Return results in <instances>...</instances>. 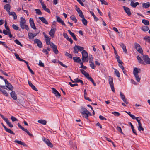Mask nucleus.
<instances>
[{
  "label": "nucleus",
  "mask_w": 150,
  "mask_h": 150,
  "mask_svg": "<svg viewBox=\"0 0 150 150\" xmlns=\"http://www.w3.org/2000/svg\"><path fill=\"white\" fill-rule=\"evenodd\" d=\"M82 21L83 23L85 26H86L87 25L88 22L87 20L84 18V17L82 18Z\"/></svg>",
  "instance_id": "36"
},
{
  "label": "nucleus",
  "mask_w": 150,
  "mask_h": 150,
  "mask_svg": "<svg viewBox=\"0 0 150 150\" xmlns=\"http://www.w3.org/2000/svg\"><path fill=\"white\" fill-rule=\"evenodd\" d=\"M10 95L11 98L14 100H16L17 99V94L14 91H12L10 93Z\"/></svg>",
  "instance_id": "15"
},
{
  "label": "nucleus",
  "mask_w": 150,
  "mask_h": 150,
  "mask_svg": "<svg viewBox=\"0 0 150 150\" xmlns=\"http://www.w3.org/2000/svg\"><path fill=\"white\" fill-rule=\"evenodd\" d=\"M38 122L43 125H45L46 124V121L44 120H40L38 121Z\"/></svg>",
  "instance_id": "34"
},
{
  "label": "nucleus",
  "mask_w": 150,
  "mask_h": 150,
  "mask_svg": "<svg viewBox=\"0 0 150 150\" xmlns=\"http://www.w3.org/2000/svg\"><path fill=\"white\" fill-rule=\"evenodd\" d=\"M3 34L5 35H8V33H9V32L7 30H4L3 31V32H2Z\"/></svg>",
  "instance_id": "62"
},
{
  "label": "nucleus",
  "mask_w": 150,
  "mask_h": 150,
  "mask_svg": "<svg viewBox=\"0 0 150 150\" xmlns=\"http://www.w3.org/2000/svg\"><path fill=\"white\" fill-rule=\"evenodd\" d=\"M81 112L83 116L87 119L88 118V115H91V114L90 112L89 114H88V113H83V112Z\"/></svg>",
  "instance_id": "21"
},
{
  "label": "nucleus",
  "mask_w": 150,
  "mask_h": 150,
  "mask_svg": "<svg viewBox=\"0 0 150 150\" xmlns=\"http://www.w3.org/2000/svg\"><path fill=\"white\" fill-rule=\"evenodd\" d=\"M144 39L150 43V37L146 36L144 37Z\"/></svg>",
  "instance_id": "45"
},
{
  "label": "nucleus",
  "mask_w": 150,
  "mask_h": 150,
  "mask_svg": "<svg viewBox=\"0 0 150 150\" xmlns=\"http://www.w3.org/2000/svg\"><path fill=\"white\" fill-rule=\"evenodd\" d=\"M5 130L8 132L11 133L12 134L14 135L15 134L13 131H11V129L6 127L4 129Z\"/></svg>",
  "instance_id": "39"
},
{
  "label": "nucleus",
  "mask_w": 150,
  "mask_h": 150,
  "mask_svg": "<svg viewBox=\"0 0 150 150\" xmlns=\"http://www.w3.org/2000/svg\"><path fill=\"white\" fill-rule=\"evenodd\" d=\"M20 19V25L21 28L22 29L25 28L27 30H29V28L28 26L25 24L26 22L25 18L23 17H21Z\"/></svg>",
  "instance_id": "2"
},
{
  "label": "nucleus",
  "mask_w": 150,
  "mask_h": 150,
  "mask_svg": "<svg viewBox=\"0 0 150 150\" xmlns=\"http://www.w3.org/2000/svg\"><path fill=\"white\" fill-rule=\"evenodd\" d=\"M80 64L81 65V67L80 68H83V69H86L87 68L86 67L84 66L83 64V62H80Z\"/></svg>",
  "instance_id": "53"
},
{
  "label": "nucleus",
  "mask_w": 150,
  "mask_h": 150,
  "mask_svg": "<svg viewBox=\"0 0 150 150\" xmlns=\"http://www.w3.org/2000/svg\"><path fill=\"white\" fill-rule=\"evenodd\" d=\"M116 58L117 59V61L119 63H122V62L121 60L120 59V57L118 55V54L115 55Z\"/></svg>",
  "instance_id": "38"
},
{
  "label": "nucleus",
  "mask_w": 150,
  "mask_h": 150,
  "mask_svg": "<svg viewBox=\"0 0 150 150\" xmlns=\"http://www.w3.org/2000/svg\"><path fill=\"white\" fill-rule=\"evenodd\" d=\"M140 70H141L140 69L135 68L133 71V74L136 78V80L138 82H139L140 80V78L138 75V73H139V71Z\"/></svg>",
  "instance_id": "3"
},
{
  "label": "nucleus",
  "mask_w": 150,
  "mask_h": 150,
  "mask_svg": "<svg viewBox=\"0 0 150 150\" xmlns=\"http://www.w3.org/2000/svg\"><path fill=\"white\" fill-rule=\"evenodd\" d=\"M115 116H118L120 115V114L118 112H112Z\"/></svg>",
  "instance_id": "54"
},
{
  "label": "nucleus",
  "mask_w": 150,
  "mask_h": 150,
  "mask_svg": "<svg viewBox=\"0 0 150 150\" xmlns=\"http://www.w3.org/2000/svg\"><path fill=\"white\" fill-rule=\"evenodd\" d=\"M138 130L139 131H143L144 130V128L142 126V124L138 125Z\"/></svg>",
  "instance_id": "49"
},
{
  "label": "nucleus",
  "mask_w": 150,
  "mask_h": 150,
  "mask_svg": "<svg viewBox=\"0 0 150 150\" xmlns=\"http://www.w3.org/2000/svg\"><path fill=\"white\" fill-rule=\"evenodd\" d=\"M57 30L56 28H54L52 27L50 31L49 32V35L52 38H53L54 36L55 33Z\"/></svg>",
  "instance_id": "8"
},
{
  "label": "nucleus",
  "mask_w": 150,
  "mask_h": 150,
  "mask_svg": "<svg viewBox=\"0 0 150 150\" xmlns=\"http://www.w3.org/2000/svg\"><path fill=\"white\" fill-rule=\"evenodd\" d=\"M73 49L74 50V52L76 54L77 53H78V49L77 48V45H75Z\"/></svg>",
  "instance_id": "44"
},
{
  "label": "nucleus",
  "mask_w": 150,
  "mask_h": 150,
  "mask_svg": "<svg viewBox=\"0 0 150 150\" xmlns=\"http://www.w3.org/2000/svg\"><path fill=\"white\" fill-rule=\"evenodd\" d=\"M50 46L52 48L53 51L55 54H57L59 53L57 46L52 42H51Z\"/></svg>",
  "instance_id": "6"
},
{
  "label": "nucleus",
  "mask_w": 150,
  "mask_h": 150,
  "mask_svg": "<svg viewBox=\"0 0 150 150\" xmlns=\"http://www.w3.org/2000/svg\"><path fill=\"white\" fill-rule=\"evenodd\" d=\"M119 45L123 50V52L125 53H127V51L125 45L123 43H120Z\"/></svg>",
  "instance_id": "16"
},
{
  "label": "nucleus",
  "mask_w": 150,
  "mask_h": 150,
  "mask_svg": "<svg viewBox=\"0 0 150 150\" xmlns=\"http://www.w3.org/2000/svg\"><path fill=\"white\" fill-rule=\"evenodd\" d=\"M56 18L57 22L61 23L62 25L66 26L64 21L61 19V18L58 16H56Z\"/></svg>",
  "instance_id": "13"
},
{
  "label": "nucleus",
  "mask_w": 150,
  "mask_h": 150,
  "mask_svg": "<svg viewBox=\"0 0 150 150\" xmlns=\"http://www.w3.org/2000/svg\"><path fill=\"white\" fill-rule=\"evenodd\" d=\"M11 119L13 122L18 121V119L13 116H11Z\"/></svg>",
  "instance_id": "59"
},
{
  "label": "nucleus",
  "mask_w": 150,
  "mask_h": 150,
  "mask_svg": "<svg viewBox=\"0 0 150 150\" xmlns=\"http://www.w3.org/2000/svg\"><path fill=\"white\" fill-rule=\"evenodd\" d=\"M90 65L91 67L93 69H94L95 68V66L94 65V64L92 62L89 61Z\"/></svg>",
  "instance_id": "46"
},
{
  "label": "nucleus",
  "mask_w": 150,
  "mask_h": 150,
  "mask_svg": "<svg viewBox=\"0 0 150 150\" xmlns=\"http://www.w3.org/2000/svg\"><path fill=\"white\" fill-rule=\"evenodd\" d=\"M123 7L125 12L127 14L128 16H130L131 14V13L130 11V9L128 7H125V6H123Z\"/></svg>",
  "instance_id": "12"
},
{
  "label": "nucleus",
  "mask_w": 150,
  "mask_h": 150,
  "mask_svg": "<svg viewBox=\"0 0 150 150\" xmlns=\"http://www.w3.org/2000/svg\"><path fill=\"white\" fill-rule=\"evenodd\" d=\"M28 35L29 39H33V33H29L28 34Z\"/></svg>",
  "instance_id": "57"
},
{
  "label": "nucleus",
  "mask_w": 150,
  "mask_h": 150,
  "mask_svg": "<svg viewBox=\"0 0 150 150\" xmlns=\"http://www.w3.org/2000/svg\"><path fill=\"white\" fill-rule=\"evenodd\" d=\"M113 69L115 70L114 72L115 75L117 77H120V74L118 71L115 69L113 68Z\"/></svg>",
  "instance_id": "40"
},
{
  "label": "nucleus",
  "mask_w": 150,
  "mask_h": 150,
  "mask_svg": "<svg viewBox=\"0 0 150 150\" xmlns=\"http://www.w3.org/2000/svg\"><path fill=\"white\" fill-rule=\"evenodd\" d=\"M100 1L101 2V4H104L105 5H107L108 4L107 2L105 1V0H100Z\"/></svg>",
  "instance_id": "60"
},
{
  "label": "nucleus",
  "mask_w": 150,
  "mask_h": 150,
  "mask_svg": "<svg viewBox=\"0 0 150 150\" xmlns=\"http://www.w3.org/2000/svg\"><path fill=\"white\" fill-rule=\"evenodd\" d=\"M6 86L9 90L11 91L13 90V86H12L11 84L9 82L6 85Z\"/></svg>",
  "instance_id": "28"
},
{
  "label": "nucleus",
  "mask_w": 150,
  "mask_h": 150,
  "mask_svg": "<svg viewBox=\"0 0 150 150\" xmlns=\"http://www.w3.org/2000/svg\"><path fill=\"white\" fill-rule=\"evenodd\" d=\"M135 119L137 121V122L138 123V125L141 124V122H140V119L139 117H136V118Z\"/></svg>",
  "instance_id": "61"
},
{
  "label": "nucleus",
  "mask_w": 150,
  "mask_h": 150,
  "mask_svg": "<svg viewBox=\"0 0 150 150\" xmlns=\"http://www.w3.org/2000/svg\"><path fill=\"white\" fill-rule=\"evenodd\" d=\"M2 93L4 95L8 97V94L7 93V92L6 90H3V91H2Z\"/></svg>",
  "instance_id": "51"
},
{
  "label": "nucleus",
  "mask_w": 150,
  "mask_h": 150,
  "mask_svg": "<svg viewBox=\"0 0 150 150\" xmlns=\"http://www.w3.org/2000/svg\"><path fill=\"white\" fill-rule=\"evenodd\" d=\"M88 80H89L90 81H91L92 82V83L93 84V85L94 86H96V84L94 82V80L91 77L90 78H89V79H88Z\"/></svg>",
  "instance_id": "55"
},
{
  "label": "nucleus",
  "mask_w": 150,
  "mask_h": 150,
  "mask_svg": "<svg viewBox=\"0 0 150 150\" xmlns=\"http://www.w3.org/2000/svg\"><path fill=\"white\" fill-rule=\"evenodd\" d=\"M134 44L135 49L139 53L143 55V50L139 44L136 42Z\"/></svg>",
  "instance_id": "4"
},
{
  "label": "nucleus",
  "mask_w": 150,
  "mask_h": 150,
  "mask_svg": "<svg viewBox=\"0 0 150 150\" xmlns=\"http://www.w3.org/2000/svg\"><path fill=\"white\" fill-rule=\"evenodd\" d=\"M0 116L10 127L12 128L13 127V125L8 121L7 118H5L4 116L1 113H0Z\"/></svg>",
  "instance_id": "5"
},
{
  "label": "nucleus",
  "mask_w": 150,
  "mask_h": 150,
  "mask_svg": "<svg viewBox=\"0 0 150 150\" xmlns=\"http://www.w3.org/2000/svg\"><path fill=\"white\" fill-rule=\"evenodd\" d=\"M14 142L15 143H17L19 144L23 145V146H27V145L25 143L21 142V141L18 140H15L14 141Z\"/></svg>",
  "instance_id": "20"
},
{
  "label": "nucleus",
  "mask_w": 150,
  "mask_h": 150,
  "mask_svg": "<svg viewBox=\"0 0 150 150\" xmlns=\"http://www.w3.org/2000/svg\"><path fill=\"white\" fill-rule=\"evenodd\" d=\"M108 79L110 85L114 84L113 83V79L112 77L111 76H109L108 77Z\"/></svg>",
  "instance_id": "30"
},
{
  "label": "nucleus",
  "mask_w": 150,
  "mask_h": 150,
  "mask_svg": "<svg viewBox=\"0 0 150 150\" xmlns=\"http://www.w3.org/2000/svg\"><path fill=\"white\" fill-rule=\"evenodd\" d=\"M65 55L66 56L68 57L70 59H72V58L71 54L67 52H65Z\"/></svg>",
  "instance_id": "47"
},
{
  "label": "nucleus",
  "mask_w": 150,
  "mask_h": 150,
  "mask_svg": "<svg viewBox=\"0 0 150 150\" xmlns=\"http://www.w3.org/2000/svg\"><path fill=\"white\" fill-rule=\"evenodd\" d=\"M142 23L146 25H148L149 24V21L146 19H143L142 21Z\"/></svg>",
  "instance_id": "32"
},
{
  "label": "nucleus",
  "mask_w": 150,
  "mask_h": 150,
  "mask_svg": "<svg viewBox=\"0 0 150 150\" xmlns=\"http://www.w3.org/2000/svg\"><path fill=\"white\" fill-rule=\"evenodd\" d=\"M28 84L32 88L33 90L35 91H38V90L37 88L35 87V86L30 81H29V80L28 81Z\"/></svg>",
  "instance_id": "18"
},
{
  "label": "nucleus",
  "mask_w": 150,
  "mask_h": 150,
  "mask_svg": "<svg viewBox=\"0 0 150 150\" xmlns=\"http://www.w3.org/2000/svg\"><path fill=\"white\" fill-rule=\"evenodd\" d=\"M76 11L77 12H78L79 16L81 18H83L84 17V16L83 13L82 12L81 10L79 8H78L76 9Z\"/></svg>",
  "instance_id": "19"
},
{
  "label": "nucleus",
  "mask_w": 150,
  "mask_h": 150,
  "mask_svg": "<svg viewBox=\"0 0 150 150\" xmlns=\"http://www.w3.org/2000/svg\"><path fill=\"white\" fill-rule=\"evenodd\" d=\"M35 11H36V13L38 15H42V13L40 10L39 9H35Z\"/></svg>",
  "instance_id": "42"
},
{
  "label": "nucleus",
  "mask_w": 150,
  "mask_h": 150,
  "mask_svg": "<svg viewBox=\"0 0 150 150\" xmlns=\"http://www.w3.org/2000/svg\"><path fill=\"white\" fill-rule=\"evenodd\" d=\"M150 6V3L149 2L146 3L142 4V7L144 8H147L149 7Z\"/></svg>",
  "instance_id": "31"
},
{
  "label": "nucleus",
  "mask_w": 150,
  "mask_h": 150,
  "mask_svg": "<svg viewBox=\"0 0 150 150\" xmlns=\"http://www.w3.org/2000/svg\"><path fill=\"white\" fill-rule=\"evenodd\" d=\"M82 60L83 62H88V57H84L83 58L82 57Z\"/></svg>",
  "instance_id": "64"
},
{
  "label": "nucleus",
  "mask_w": 150,
  "mask_h": 150,
  "mask_svg": "<svg viewBox=\"0 0 150 150\" xmlns=\"http://www.w3.org/2000/svg\"><path fill=\"white\" fill-rule=\"evenodd\" d=\"M14 55H15L16 57V58L19 61H20V60L22 59H21L20 58L19 55L17 54L16 53H15Z\"/></svg>",
  "instance_id": "58"
},
{
  "label": "nucleus",
  "mask_w": 150,
  "mask_h": 150,
  "mask_svg": "<svg viewBox=\"0 0 150 150\" xmlns=\"http://www.w3.org/2000/svg\"><path fill=\"white\" fill-rule=\"evenodd\" d=\"M12 27L15 30H18L20 31L21 30L16 25L13 24L12 25Z\"/></svg>",
  "instance_id": "43"
},
{
  "label": "nucleus",
  "mask_w": 150,
  "mask_h": 150,
  "mask_svg": "<svg viewBox=\"0 0 150 150\" xmlns=\"http://www.w3.org/2000/svg\"><path fill=\"white\" fill-rule=\"evenodd\" d=\"M18 127L22 130H23V131H24L27 134L29 135L30 136V137H33V135L31 134L26 129H25L19 123H18Z\"/></svg>",
  "instance_id": "7"
},
{
  "label": "nucleus",
  "mask_w": 150,
  "mask_h": 150,
  "mask_svg": "<svg viewBox=\"0 0 150 150\" xmlns=\"http://www.w3.org/2000/svg\"><path fill=\"white\" fill-rule=\"evenodd\" d=\"M82 110L83 111V113H88V114L90 113V112L88 111L87 109L85 108H81Z\"/></svg>",
  "instance_id": "48"
},
{
  "label": "nucleus",
  "mask_w": 150,
  "mask_h": 150,
  "mask_svg": "<svg viewBox=\"0 0 150 150\" xmlns=\"http://www.w3.org/2000/svg\"><path fill=\"white\" fill-rule=\"evenodd\" d=\"M15 42L17 44L20 45L22 47L23 45L21 43V42L17 40L16 39L14 40Z\"/></svg>",
  "instance_id": "52"
},
{
  "label": "nucleus",
  "mask_w": 150,
  "mask_h": 150,
  "mask_svg": "<svg viewBox=\"0 0 150 150\" xmlns=\"http://www.w3.org/2000/svg\"><path fill=\"white\" fill-rule=\"evenodd\" d=\"M116 58L117 59V61L119 63H122V62L121 60L120 59V57L118 55V54L115 55Z\"/></svg>",
  "instance_id": "37"
},
{
  "label": "nucleus",
  "mask_w": 150,
  "mask_h": 150,
  "mask_svg": "<svg viewBox=\"0 0 150 150\" xmlns=\"http://www.w3.org/2000/svg\"><path fill=\"white\" fill-rule=\"evenodd\" d=\"M143 55V59L144 61H143L141 57L139 56H138L137 58L139 62L142 64H145V63L147 64H150V59L149 57L148 56L146 55Z\"/></svg>",
  "instance_id": "1"
},
{
  "label": "nucleus",
  "mask_w": 150,
  "mask_h": 150,
  "mask_svg": "<svg viewBox=\"0 0 150 150\" xmlns=\"http://www.w3.org/2000/svg\"><path fill=\"white\" fill-rule=\"evenodd\" d=\"M4 8L6 9L7 11L9 12L10 10L11 6L9 4H7L4 6Z\"/></svg>",
  "instance_id": "25"
},
{
  "label": "nucleus",
  "mask_w": 150,
  "mask_h": 150,
  "mask_svg": "<svg viewBox=\"0 0 150 150\" xmlns=\"http://www.w3.org/2000/svg\"><path fill=\"white\" fill-rule=\"evenodd\" d=\"M34 43L37 44L38 46L40 48H41L42 47V44L40 40L38 39H35L34 40Z\"/></svg>",
  "instance_id": "9"
},
{
  "label": "nucleus",
  "mask_w": 150,
  "mask_h": 150,
  "mask_svg": "<svg viewBox=\"0 0 150 150\" xmlns=\"http://www.w3.org/2000/svg\"><path fill=\"white\" fill-rule=\"evenodd\" d=\"M70 18L72 20L74 21L75 23H76L77 22V20L76 19V17H75V16H74V15L71 16H70Z\"/></svg>",
  "instance_id": "33"
},
{
  "label": "nucleus",
  "mask_w": 150,
  "mask_h": 150,
  "mask_svg": "<svg viewBox=\"0 0 150 150\" xmlns=\"http://www.w3.org/2000/svg\"><path fill=\"white\" fill-rule=\"evenodd\" d=\"M39 18L41 20L42 22L45 24L47 25L48 23L46 19L43 17H39Z\"/></svg>",
  "instance_id": "22"
},
{
  "label": "nucleus",
  "mask_w": 150,
  "mask_h": 150,
  "mask_svg": "<svg viewBox=\"0 0 150 150\" xmlns=\"http://www.w3.org/2000/svg\"><path fill=\"white\" fill-rule=\"evenodd\" d=\"M52 93L54 94L56 97H59V98L61 96L59 92L54 88H52Z\"/></svg>",
  "instance_id": "14"
},
{
  "label": "nucleus",
  "mask_w": 150,
  "mask_h": 150,
  "mask_svg": "<svg viewBox=\"0 0 150 150\" xmlns=\"http://www.w3.org/2000/svg\"><path fill=\"white\" fill-rule=\"evenodd\" d=\"M56 61H57V60L56 59H54L52 60V62L53 63H55V62H57L59 63V64L61 65L62 66L64 67H65V68L67 67V66L66 65L64 64L62 62L60 61H59V60H58L57 62Z\"/></svg>",
  "instance_id": "17"
},
{
  "label": "nucleus",
  "mask_w": 150,
  "mask_h": 150,
  "mask_svg": "<svg viewBox=\"0 0 150 150\" xmlns=\"http://www.w3.org/2000/svg\"><path fill=\"white\" fill-rule=\"evenodd\" d=\"M90 12L91 13V15L93 16V17L94 18V20L95 21H97L98 20V18L94 14V13L93 11H90Z\"/></svg>",
  "instance_id": "35"
},
{
  "label": "nucleus",
  "mask_w": 150,
  "mask_h": 150,
  "mask_svg": "<svg viewBox=\"0 0 150 150\" xmlns=\"http://www.w3.org/2000/svg\"><path fill=\"white\" fill-rule=\"evenodd\" d=\"M77 48L78 49V50H79L80 51H83L84 50V48L83 47H81L77 45Z\"/></svg>",
  "instance_id": "56"
},
{
  "label": "nucleus",
  "mask_w": 150,
  "mask_h": 150,
  "mask_svg": "<svg viewBox=\"0 0 150 150\" xmlns=\"http://www.w3.org/2000/svg\"><path fill=\"white\" fill-rule=\"evenodd\" d=\"M9 15L13 16V17L14 19H16L17 18V15L16 13L14 12L9 11Z\"/></svg>",
  "instance_id": "29"
},
{
  "label": "nucleus",
  "mask_w": 150,
  "mask_h": 150,
  "mask_svg": "<svg viewBox=\"0 0 150 150\" xmlns=\"http://www.w3.org/2000/svg\"><path fill=\"white\" fill-rule=\"evenodd\" d=\"M120 96L122 100L125 98V95L123 94L121 92H120Z\"/></svg>",
  "instance_id": "63"
},
{
  "label": "nucleus",
  "mask_w": 150,
  "mask_h": 150,
  "mask_svg": "<svg viewBox=\"0 0 150 150\" xmlns=\"http://www.w3.org/2000/svg\"><path fill=\"white\" fill-rule=\"evenodd\" d=\"M117 130L120 132L121 133V134H124V133L122 132V129L119 126H117L116 127Z\"/></svg>",
  "instance_id": "50"
},
{
  "label": "nucleus",
  "mask_w": 150,
  "mask_h": 150,
  "mask_svg": "<svg viewBox=\"0 0 150 150\" xmlns=\"http://www.w3.org/2000/svg\"><path fill=\"white\" fill-rule=\"evenodd\" d=\"M149 29V27L146 26H143L142 28V30L144 32L147 31Z\"/></svg>",
  "instance_id": "41"
},
{
  "label": "nucleus",
  "mask_w": 150,
  "mask_h": 150,
  "mask_svg": "<svg viewBox=\"0 0 150 150\" xmlns=\"http://www.w3.org/2000/svg\"><path fill=\"white\" fill-rule=\"evenodd\" d=\"M134 1H131L130 3L131 6L133 8H136L137 6L139 5V3L138 2L135 3L134 2Z\"/></svg>",
  "instance_id": "26"
},
{
  "label": "nucleus",
  "mask_w": 150,
  "mask_h": 150,
  "mask_svg": "<svg viewBox=\"0 0 150 150\" xmlns=\"http://www.w3.org/2000/svg\"><path fill=\"white\" fill-rule=\"evenodd\" d=\"M73 59L74 61L76 62L79 63L81 62V60L80 57H73Z\"/></svg>",
  "instance_id": "24"
},
{
  "label": "nucleus",
  "mask_w": 150,
  "mask_h": 150,
  "mask_svg": "<svg viewBox=\"0 0 150 150\" xmlns=\"http://www.w3.org/2000/svg\"><path fill=\"white\" fill-rule=\"evenodd\" d=\"M42 140L48 146L51 148L53 147V145L52 144L48 139L44 138H42Z\"/></svg>",
  "instance_id": "10"
},
{
  "label": "nucleus",
  "mask_w": 150,
  "mask_h": 150,
  "mask_svg": "<svg viewBox=\"0 0 150 150\" xmlns=\"http://www.w3.org/2000/svg\"><path fill=\"white\" fill-rule=\"evenodd\" d=\"M29 22L31 27L34 30L36 29L37 28L35 26L33 19L31 18H30Z\"/></svg>",
  "instance_id": "11"
},
{
  "label": "nucleus",
  "mask_w": 150,
  "mask_h": 150,
  "mask_svg": "<svg viewBox=\"0 0 150 150\" xmlns=\"http://www.w3.org/2000/svg\"><path fill=\"white\" fill-rule=\"evenodd\" d=\"M81 53L82 54V57H83V58L84 57H88V54L85 50H83L82 52Z\"/></svg>",
  "instance_id": "23"
},
{
  "label": "nucleus",
  "mask_w": 150,
  "mask_h": 150,
  "mask_svg": "<svg viewBox=\"0 0 150 150\" xmlns=\"http://www.w3.org/2000/svg\"><path fill=\"white\" fill-rule=\"evenodd\" d=\"M74 81H72L73 83L80 82L82 85L83 84V82L82 80L79 79L78 78H76L74 79Z\"/></svg>",
  "instance_id": "27"
}]
</instances>
